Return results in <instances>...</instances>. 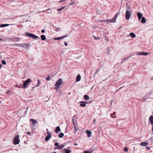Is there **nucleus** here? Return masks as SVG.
<instances>
[{
  "label": "nucleus",
  "mask_w": 153,
  "mask_h": 153,
  "mask_svg": "<svg viewBox=\"0 0 153 153\" xmlns=\"http://www.w3.org/2000/svg\"><path fill=\"white\" fill-rule=\"evenodd\" d=\"M32 80L30 78L28 79L27 80H25L24 82L23 86H22V85L21 84L20 86H18V88H27V85H29L30 83L31 82Z\"/></svg>",
  "instance_id": "f257e3e1"
},
{
  "label": "nucleus",
  "mask_w": 153,
  "mask_h": 153,
  "mask_svg": "<svg viewBox=\"0 0 153 153\" xmlns=\"http://www.w3.org/2000/svg\"><path fill=\"white\" fill-rule=\"evenodd\" d=\"M63 81L62 79H59L56 83L55 85V88L56 90H57L59 88V86L61 85Z\"/></svg>",
  "instance_id": "f03ea898"
},
{
  "label": "nucleus",
  "mask_w": 153,
  "mask_h": 153,
  "mask_svg": "<svg viewBox=\"0 0 153 153\" xmlns=\"http://www.w3.org/2000/svg\"><path fill=\"white\" fill-rule=\"evenodd\" d=\"M19 135H16L14 138L13 139V143L14 145L18 144L20 142V140L19 139Z\"/></svg>",
  "instance_id": "7ed1b4c3"
},
{
  "label": "nucleus",
  "mask_w": 153,
  "mask_h": 153,
  "mask_svg": "<svg viewBox=\"0 0 153 153\" xmlns=\"http://www.w3.org/2000/svg\"><path fill=\"white\" fill-rule=\"evenodd\" d=\"M47 131H48V129H47ZM48 135L45 137V140L46 141H48L52 137L51 134L48 131L47 132Z\"/></svg>",
  "instance_id": "20e7f679"
},
{
  "label": "nucleus",
  "mask_w": 153,
  "mask_h": 153,
  "mask_svg": "<svg viewBox=\"0 0 153 153\" xmlns=\"http://www.w3.org/2000/svg\"><path fill=\"white\" fill-rule=\"evenodd\" d=\"M91 102H84L82 101H81L79 102V103H80V105L82 107H85L86 106V104H88L90 103H91Z\"/></svg>",
  "instance_id": "39448f33"
},
{
  "label": "nucleus",
  "mask_w": 153,
  "mask_h": 153,
  "mask_svg": "<svg viewBox=\"0 0 153 153\" xmlns=\"http://www.w3.org/2000/svg\"><path fill=\"white\" fill-rule=\"evenodd\" d=\"M65 145L63 144H61L60 145H59L57 146H56L54 148V149H62L64 147Z\"/></svg>",
  "instance_id": "423d86ee"
},
{
  "label": "nucleus",
  "mask_w": 153,
  "mask_h": 153,
  "mask_svg": "<svg viewBox=\"0 0 153 153\" xmlns=\"http://www.w3.org/2000/svg\"><path fill=\"white\" fill-rule=\"evenodd\" d=\"M148 54L146 52H137V55L138 56L144 55L146 56Z\"/></svg>",
  "instance_id": "0eeeda50"
},
{
  "label": "nucleus",
  "mask_w": 153,
  "mask_h": 153,
  "mask_svg": "<svg viewBox=\"0 0 153 153\" xmlns=\"http://www.w3.org/2000/svg\"><path fill=\"white\" fill-rule=\"evenodd\" d=\"M126 18L127 20L129 19L131 16L130 12H128L127 11L126 12Z\"/></svg>",
  "instance_id": "6e6552de"
},
{
  "label": "nucleus",
  "mask_w": 153,
  "mask_h": 153,
  "mask_svg": "<svg viewBox=\"0 0 153 153\" xmlns=\"http://www.w3.org/2000/svg\"><path fill=\"white\" fill-rule=\"evenodd\" d=\"M67 36H68L67 35H64V36H63L60 37H58L55 38H54V39L55 40H59L60 39H63L65 38Z\"/></svg>",
  "instance_id": "1a4fd4ad"
},
{
  "label": "nucleus",
  "mask_w": 153,
  "mask_h": 153,
  "mask_svg": "<svg viewBox=\"0 0 153 153\" xmlns=\"http://www.w3.org/2000/svg\"><path fill=\"white\" fill-rule=\"evenodd\" d=\"M149 93L147 94L146 95H145L144 97H143L142 98V101H144L146 100L148 97L149 96Z\"/></svg>",
  "instance_id": "9d476101"
},
{
  "label": "nucleus",
  "mask_w": 153,
  "mask_h": 153,
  "mask_svg": "<svg viewBox=\"0 0 153 153\" xmlns=\"http://www.w3.org/2000/svg\"><path fill=\"white\" fill-rule=\"evenodd\" d=\"M26 34L27 35V36L30 37L32 38H33L34 37V36L35 35L34 34H32V33H30L28 32H26Z\"/></svg>",
  "instance_id": "9b49d317"
},
{
  "label": "nucleus",
  "mask_w": 153,
  "mask_h": 153,
  "mask_svg": "<svg viewBox=\"0 0 153 153\" xmlns=\"http://www.w3.org/2000/svg\"><path fill=\"white\" fill-rule=\"evenodd\" d=\"M106 22L108 23H113L115 22V16H114L113 19H111L106 20Z\"/></svg>",
  "instance_id": "f8f14e48"
},
{
  "label": "nucleus",
  "mask_w": 153,
  "mask_h": 153,
  "mask_svg": "<svg viewBox=\"0 0 153 153\" xmlns=\"http://www.w3.org/2000/svg\"><path fill=\"white\" fill-rule=\"evenodd\" d=\"M86 133L87 134V136L88 137H91L92 133L91 131L87 130L86 131Z\"/></svg>",
  "instance_id": "ddd939ff"
},
{
  "label": "nucleus",
  "mask_w": 153,
  "mask_h": 153,
  "mask_svg": "<svg viewBox=\"0 0 153 153\" xmlns=\"http://www.w3.org/2000/svg\"><path fill=\"white\" fill-rule=\"evenodd\" d=\"M72 121L74 126L76 125L77 124L76 120H75V116L74 115L72 117Z\"/></svg>",
  "instance_id": "4468645a"
},
{
  "label": "nucleus",
  "mask_w": 153,
  "mask_h": 153,
  "mask_svg": "<svg viewBox=\"0 0 153 153\" xmlns=\"http://www.w3.org/2000/svg\"><path fill=\"white\" fill-rule=\"evenodd\" d=\"M137 15L138 16L139 20H140L141 19L142 17V14L140 13H137Z\"/></svg>",
  "instance_id": "2eb2a0df"
},
{
  "label": "nucleus",
  "mask_w": 153,
  "mask_h": 153,
  "mask_svg": "<svg viewBox=\"0 0 153 153\" xmlns=\"http://www.w3.org/2000/svg\"><path fill=\"white\" fill-rule=\"evenodd\" d=\"M61 130L59 126L56 127L55 130V132L56 133H58Z\"/></svg>",
  "instance_id": "dca6fc26"
},
{
  "label": "nucleus",
  "mask_w": 153,
  "mask_h": 153,
  "mask_svg": "<svg viewBox=\"0 0 153 153\" xmlns=\"http://www.w3.org/2000/svg\"><path fill=\"white\" fill-rule=\"evenodd\" d=\"M20 47H22L24 48H28L29 45L28 43L21 44V45H20Z\"/></svg>",
  "instance_id": "f3484780"
},
{
  "label": "nucleus",
  "mask_w": 153,
  "mask_h": 153,
  "mask_svg": "<svg viewBox=\"0 0 153 153\" xmlns=\"http://www.w3.org/2000/svg\"><path fill=\"white\" fill-rule=\"evenodd\" d=\"M131 56L130 55L129 56H128L126 57H125L123 58L121 61V63H123L125 61H126L127 59H129L131 57Z\"/></svg>",
  "instance_id": "a211bd4d"
},
{
  "label": "nucleus",
  "mask_w": 153,
  "mask_h": 153,
  "mask_svg": "<svg viewBox=\"0 0 153 153\" xmlns=\"http://www.w3.org/2000/svg\"><path fill=\"white\" fill-rule=\"evenodd\" d=\"M74 134H76V132L77 131V130L78 129V128L77 127V124H76V125L74 126Z\"/></svg>",
  "instance_id": "6ab92c4d"
},
{
  "label": "nucleus",
  "mask_w": 153,
  "mask_h": 153,
  "mask_svg": "<svg viewBox=\"0 0 153 153\" xmlns=\"http://www.w3.org/2000/svg\"><path fill=\"white\" fill-rule=\"evenodd\" d=\"M149 144V143L146 142H142L140 143V145L142 146H147Z\"/></svg>",
  "instance_id": "aec40b11"
},
{
  "label": "nucleus",
  "mask_w": 153,
  "mask_h": 153,
  "mask_svg": "<svg viewBox=\"0 0 153 153\" xmlns=\"http://www.w3.org/2000/svg\"><path fill=\"white\" fill-rule=\"evenodd\" d=\"M149 120L152 125H153V116H151L149 118Z\"/></svg>",
  "instance_id": "412c9836"
},
{
  "label": "nucleus",
  "mask_w": 153,
  "mask_h": 153,
  "mask_svg": "<svg viewBox=\"0 0 153 153\" xmlns=\"http://www.w3.org/2000/svg\"><path fill=\"white\" fill-rule=\"evenodd\" d=\"M30 121L32 123L33 125H34L35 124H36L37 123V121L34 119H31L30 120Z\"/></svg>",
  "instance_id": "4be33fe9"
},
{
  "label": "nucleus",
  "mask_w": 153,
  "mask_h": 153,
  "mask_svg": "<svg viewBox=\"0 0 153 153\" xmlns=\"http://www.w3.org/2000/svg\"><path fill=\"white\" fill-rule=\"evenodd\" d=\"M81 79V76L79 74H78L77 75L76 79V82L79 81Z\"/></svg>",
  "instance_id": "5701e85b"
},
{
  "label": "nucleus",
  "mask_w": 153,
  "mask_h": 153,
  "mask_svg": "<svg viewBox=\"0 0 153 153\" xmlns=\"http://www.w3.org/2000/svg\"><path fill=\"white\" fill-rule=\"evenodd\" d=\"M63 152H65V153H70L71 152V151L69 149H65L63 150Z\"/></svg>",
  "instance_id": "b1692460"
},
{
  "label": "nucleus",
  "mask_w": 153,
  "mask_h": 153,
  "mask_svg": "<svg viewBox=\"0 0 153 153\" xmlns=\"http://www.w3.org/2000/svg\"><path fill=\"white\" fill-rule=\"evenodd\" d=\"M84 98L85 100H88L89 99V97L87 95H85L84 96Z\"/></svg>",
  "instance_id": "393cba45"
},
{
  "label": "nucleus",
  "mask_w": 153,
  "mask_h": 153,
  "mask_svg": "<svg viewBox=\"0 0 153 153\" xmlns=\"http://www.w3.org/2000/svg\"><path fill=\"white\" fill-rule=\"evenodd\" d=\"M9 25L7 24H1L0 25V27H3L6 26H8Z\"/></svg>",
  "instance_id": "a878e982"
},
{
  "label": "nucleus",
  "mask_w": 153,
  "mask_h": 153,
  "mask_svg": "<svg viewBox=\"0 0 153 153\" xmlns=\"http://www.w3.org/2000/svg\"><path fill=\"white\" fill-rule=\"evenodd\" d=\"M126 11H127L128 12H131V9L129 7L127 6L126 10Z\"/></svg>",
  "instance_id": "bb28decb"
},
{
  "label": "nucleus",
  "mask_w": 153,
  "mask_h": 153,
  "mask_svg": "<svg viewBox=\"0 0 153 153\" xmlns=\"http://www.w3.org/2000/svg\"><path fill=\"white\" fill-rule=\"evenodd\" d=\"M41 38L42 40L44 41L46 39V37L44 35H41Z\"/></svg>",
  "instance_id": "cd10ccee"
},
{
  "label": "nucleus",
  "mask_w": 153,
  "mask_h": 153,
  "mask_svg": "<svg viewBox=\"0 0 153 153\" xmlns=\"http://www.w3.org/2000/svg\"><path fill=\"white\" fill-rule=\"evenodd\" d=\"M130 35L133 38H134L135 37V34L134 33L132 32L131 33H130Z\"/></svg>",
  "instance_id": "c85d7f7f"
},
{
  "label": "nucleus",
  "mask_w": 153,
  "mask_h": 153,
  "mask_svg": "<svg viewBox=\"0 0 153 153\" xmlns=\"http://www.w3.org/2000/svg\"><path fill=\"white\" fill-rule=\"evenodd\" d=\"M141 22L143 23H145L146 22V20L144 17H143L142 18Z\"/></svg>",
  "instance_id": "c756f323"
},
{
  "label": "nucleus",
  "mask_w": 153,
  "mask_h": 153,
  "mask_svg": "<svg viewBox=\"0 0 153 153\" xmlns=\"http://www.w3.org/2000/svg\"><path fill=\"white\" fill-rule=\"evenodd\" d=\"M64 135V134L62 133H60L58 135V137L59 138H62Z\"/></svg>",
  "instance_id": "7c9ffc66"
},
{
  "label": "nucleus",
  "mask_w": 153,
  "mask_h": 153,
  "mask_svg": "<svg viewBox=\"0 0 153 153\" xmlns=\"http://www.w3.org/2000/svg\"><path fill=\"white\" fill-rule=\"evenodd\" d=\"M93 37L94 39L96 40H97L99 39H100V37H97V36L96 37L95 36H93Z\"/></svg>",
  "instance_id": "2f4dec72"
},
{
  "label": "nucleus",
  "mask_w": 153,
  "mask_h": 153,
  "mask_svg": "<svg viewBox=\"0 0 153 153\" xmlns=\"http://www.w3.org/2000/svg\"><path fill=\"white\" fill-rule=\"evenodd\" d=\"M34 37L33 38V39H40V38H39V37L35 35L34 36Z\"/></svg>",
  "instance_id": "473e14b6"
},
{
  "label": "nucleus",
  "mask_w": 153,
  "mask_h": 153,
  "mask_svg": "<svg viewBox=\"0 0 153 153\" xmlns=\"http://www.w3.org/2000/svg\"><path fill=\"white\" fill-rule=\"evenodd\" d=\"M110 48L107 49V52L108 54H109L110 53Z\"/></svg>",
  "instance_id": "72a5a7b5"
},
{
  "label": "nucleus",
  "mask_w": 153,
  "mask_h": 153,
  "mask_svg": "<svg viewBox=\"0 0 153 153\" xmlns=\"http://www.w3.org/2000/svg\"><path fill=\"white\" fill-rule=\"evenodd\" d=\"M65 7V6H64V7H62L59 9L58 10V11H60L61 10H62Z\"/></svg>",
  "instance_id": "f704fd0d"
},
{
  "label": "nucleus",
  "mask_w": 153,
  "mask_h": 153,
  "mask_svg": "<svg viewBox=\"0 0 153 153\" xmlns=\"http://www.w3.org/2000/svg\"><path fill=\"white\" fill-rule=\"evenodd\" d=\"M1 62L2 64L4 65H6V61L4 60H2L1 61Z\"/></svg>",
  "instance_id": "c9c22d12"
},
{
  "label": "nucleus",
  "mask_w": 153,
  "mask_h": 153,
  "mask_svg": "<svg viewBox=\"0 0 153 153\" xmlns=\"http://www.w3.org/2000/svg\"><path fill=\"white\" fill-rule=\"evenodd\" d=\"M119 14H120V13L119 12H118L116 14H115V21H116V18L117 17V16H118V15H119Z\"/></svg>",
  "instance_id": "e433bc0d"
},
{
  "label": "nucleus",
  "mask_w": 153,
  "mask_h": 153,
  "mask_svg": "<svg viewBox=\"0 0 153 153\" xmlns=\"http://www.w3.org/2000/svg\"><path fill=\"white\" fill-rule=\"evenodd\" d=\"M51 79V77H50V76H48V77L47 78H46V80L47 81H48L49 80H50Z\"/></svg>",
  "instance_id": "4c0bfd02"
},
{
  "label": "nucleus",
  "mask_w": 153,
  "mask_h": 153,
  "mask_svg": "<svg viewBox=\"0 0 153 153\" xmlns=\"http://www.w3.org/2000/svg\"><path fill=\"white\" fill-rule=\"evenodd\" d=\"M124 150L125 152H127L128 151V149L127 147H125L124 148Z\"/></svg>",
  "instance_id": "58836bf2"
},
{
  "label": "nucleus",
  "mask_w": 153,
  "mask_h": 153,
  "mask_svg": "<svg viewBox=\"0 0 153 153\" xmlns=\"http://www.w3.org/2000/svg\"><path fill=\"white\" fill-rule=\"evenodd\" d=\"M91 152H90L89 151H85L84 152V153H91Z\"/></svg>",
  "instance_id": "ea45409f"
},
{
  "label": "nucleus",
  "mask_w": 153,
  "mask_h": 153,
  "mask_svg": "<svg viewBox=\"0 0 153 153\" xmlns=\"http://www.w3.org/2000/svg\"><path fill=\"white\" fill-rule=\"evenodd\" d=\"M54 145L55 146H59V144L57 142H55L54 143Z\"/></svg>",
  "instance_id": "a19ab883"
},
{
  "label": "nucleus",
  "mask_w": 153,
  "mask_h": 153,
  "mask_svg": "<svg viewBox=\"0 0 153 153\" xmlns=\"http://www.w3.org/2000/svg\"><path fill=\"white\" fill-rule=\"evenodd\" d=\"M60 28L59 27H57L56 29V30L57 31H58L59 30Z\"/></svg>",
  "instance_id": "79ce46f5"
},
{
  "label": "nucleus",
  "mask_w": 153,
  "mask_h": 153,
  "mask_svg": "<svg viewBox=\"0 0 153 153\" xmlns=\"http://www.w3.org/2000/svg\"><path fill=\"white\" fill-rule=\"evenodd\" d=\"M101 13V12L98 10H97V14H100Z\"/></svg>",
  "instance_id": "37998d69"
},
{
  "label": "nucleus",
  "mask_w": 153,
  "mask_h": 153,
  "mask_svg": "<svg viewBox=\"0 0 153 153\" xmlns=\"http://www.w3.org/2000/svg\"><path fill=\"white\" fill-rule=\"evenodd\" d=\"M74 4H75V2H72L70 3V5H73Z\"/></svg>",
  "instance_id": "c03bdc74"
},
{
  "label": "nucleus",
  "mask_w": 153,
  "mask_h": 153,
  "mask_svg": "<svg viewBox=\"0 0 153 153\" xmlns=\"http://www.w3.org/2000/svg\"><path fill=\"white\" fill-rule=\"evenodd\" d=\"M114 112H113V114H112V115H111V117L112 118H115V117H114V116H115V115H114Z\"/></svg>",
  "instance_id": "a18cd8bd"
},
{
  "label": "nucleus",
  "mask_w": 153,
  "mask_h": 153,
  "mask_svg": "<svg viewBox=\"0 0 153 153\" xmlns=\"http://www.w3.org/2000/svg\"><path fill=\"white\" fill-rule=\"evenodd\" d=\"M37 83L39 84V85L41 83V82H40V81L39 80V79H38V82H37Z\"/></svg>",
  "instance_id": "49530a36"
},
{
  "label": "nucleus",
  "mask_w": 153,
  "mask_h": 153,
  "mask_svg": "<svg viewBox=\"0 0 153 153\" xmlns=\"http://www.w3.org/2000/svg\"><path fill=\"white\" fill-rule=\"evenodd\" d=\"M14 45H17V46H19L20 47V45H21L20 44H14Z\"/></svg>",
  "instance_id": "de8ad7c7"
},
{
  "label": "nucleus",
  "mask_w": 153,
  "mask_h": 153,
  "mask_svg": "<svg viewBox=\"0 0 153 153\" xmlns=\"http://www.w3.org/2000/svg\"><path fill=\"white\" fill-rule=\"evenodd\" d=\"M100 70L99 69H97L95 72V74H97V72L99 71Z\"/></svg>",
  "instance_id": "09e8293b"
},
{
  "label": "nucleus",
  "mask_w": 153,
  "mask_h": 153,
  "mask_svg": "<svg viewBox=\"0 0 153 153\" xmlns=\"http://www.w3.org/2000/svg\"><path fill=\"white\" fill-rule=\"evenodd\" d=\"M64 45L65 46H67L68 45V43L67 42H65Z\"/></svg>",
  "instance_id": "8fccbe9b"
},
{
  "label": "nucleus",
  "mask_w": 153,
  "mask_h": 153,
  "mask_svg": "<svg viewBox=\"0 0 153 153\" xmlns=\"http://www.w3.org/2000/svg\"><path fill=\"white\" fill-rule=\"evenodd\" d=\"M65 0H61L60 1H59L58 2L59 3H61V2H63L64 1H65Z\"/></svg>",
  "instance_id": "3c124183"
},
{
  "label": "nucleus",
  "mask_w": 153,
  "mask_h": 153,
  "mask_svg": "<svg viewBox=\"0 0 153 153\" xmlns=\"http://www.w3.org/2000/svg\"><path fill=\"white\" fill-rule=\"evenodd\" d=\"M96 119H94V120H93V124H95V122L96 121Z\"/></svg>",
  "instance_id": "603ef678"
},
{
  "label": "nucleus",
  "mask_w": 153,
  "mask_h": 153,
  "mask_svg": "<svg viewBox=\"0 0 153 153\" xmlns=\"http://www.w3.org/2000/svg\"><path fill=\"white\" fill-rule=\"evenodd\" d=\"M146 149H147L149 150H150V148L149 147H147Z\"/></svg>",
  "instance_id": "864d4df0"
},
{
  "label": "nucleus",
  "mask_w": 153,
  "mask_h": 153,
  "mask_svg": "<svg viewBox=\"0 0 153 153\" xmlns=\"http://www.w3.org/2000/svg\"><path fill=\"white\" fill-rule=\"evenodd\" d=\"M27 134L28 135H30V133L29 132H27Z\"/></svg>",
  "instance_id": "5fc2aeb1"
},
{
  "label": "nucleus",
  "mask_w": 153,
  "mask_h": 153,
  "mask_svg": "<svg viewBox=\"0 0 153 153\" xmlns=\"http://www.w3.org/2000/svg\"><path fill=\"white\" fill-rule=\"evenodd\" d=\"M39 84L37 83V84L36 85V87H39Z\"/></svg>",
  "instance_id": "6e6d98bb"
},
{
  "label": "nucleus",
  "mask_w": 153,
  "mask_h": 153,
  "mask_svg": "<svg viewBox=\"0 0 153 153\" xmlns=\"http://www.w3.org/2000/svg\"><path fill=\"white\" fill-rule=\"evenodd\" d=\"M41 32L42 33H43L45 32V30H41Z\"/></svg>",
  "instance_id": "4d7b16f0"
},
{
  "label": "nucleus",
  "mask_w": 153,
  "mask_h": 153,
  "mask_svg": "<svg viewBox=\"0 0 153 153\" xmlns=\"http://www.w3.org/2000/svg\"><path fill=\"white\" fill-rule=\"evenodd\" d=\"M105 39L108 41H109V39L106 37L105 38Z\"/></svg>",
  "instance_id": "13d9d810"
},
{
  "label": "nucleus",
  "mask_w": 153,
  "mask_h": 153,
  "mask_svg": "<svg viewBox=\"0 0 153 153\" xmlns=\"http://www.w3.org/2000/svg\"><path fill=\"white\" fill-rule=\"evenodd\" d=\"M10 92V91H7V94H9Z\"/></svg>",
  "instance_id": "bf43d9fd"
},
{
  "label": "nucleus",
  "mask_w": 153,
  "mask_h": 153,
  "mask_svg": "<svg viewBox=\"0 0 153 153\" xmlns=\"http://www.w3.org/2000/svg\"><path fill=\"white\" fill-rule=\"evenodd\" d=\"M122 26H120L119 27V28H118V29H121V28H122Z\"/></svg>",
  "instance_id": "052dcab7"
},
{
  "label": "nucleus",
  "mask_w": 153,
  "mask_h": 153,
  "mask_svg": "<svg viewBox=\"0 0 153 153\" xmlns=\"http://www.w3.org/2000/svg\"><path fill=\"white\" fill-rule=\"evenodd\" d=\"M2 67V65L1 64H0V68H1Z\"/></svg>",
  "instance_id": "680f3d73"
},
{
  "label": "nucleus",
  "mask_w": 153,
  "mask_h": 153,
  "mask_svg": "<svg viewBox=\"0 0 153 153\" xmlns=\"http://www.w3.org/2000/svg\"><path fill=\"white\" fill-rule=\"evenodd\" d=\"M152 131H153V126H152Z\"/></svg>",
  "instance_id": "e2e57ef3"
},
{
  "label": "nucleus",
  "mask_w": 153,
  "mask_h": 153,
  "mask_svg": "<svg viewBox=\"0 0 153 153\" xmlns=\"http://www.w3.org/2000/svg\"><path fill=\"white\" fill-rule=\"evenodd\" d=\"M77 145V144H76V143H75V144H74V145H75V146H76V145Z\"/></svg>",
  "instance_id": "0e129e2a"
},
{
  "label": "nucleus",
  "mask_w": 153,
  "mask_h": 153,
  "mask_svg": "<svg viewBox=\"0 0 153 153\" xmlns=\"http://www.w3.org/2000/svg\"><path fill=\"white\" fill-rule=\"evenodd\" d=\"M151 79L152 80H153V78H152Z\"/></svg>",
  "instance_id": "69168bd1"
},
{
  "label": "nucleus",
  "mask_w": 153,
  "mask_h": 153,
  "mask_svg": "<svg viewBox=\"0 0 153 153\" xmlns=\"http://www.w3.org/2000/svg\"><path fill=\"white\" fill-rule=\"evenodd\" d=\"M53 153H56L55 152H53Z\"/></svg>",
  "instance_id": "338daca9"
},
{
  "label": "nucleus",
  "mask_w": 153,
  "mask_h": 153,
  "mask_svg": "<svg viewBox=\"0 0 153 153\" xmlns=\"http://www.w3.org/2000/svg\"><path fill=\"white\" fill-rule=\"evenodd\" d=\"M1 101H0V104L1 103Z\"/></svg>",
  "instance_id": "774afa93"
}]
</instances>
